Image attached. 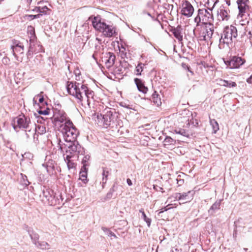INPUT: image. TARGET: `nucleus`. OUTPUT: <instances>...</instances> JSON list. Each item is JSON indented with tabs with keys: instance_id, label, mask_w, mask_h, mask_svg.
<instances>
[{
	"instance_id": "f257e3e1",
	"label": "nucleus",
	"mask_w": 252,
	"mask_h": 252,
	"mask_svg": "<svg viewBox=\"0 0 252 252\" xmlns=\"http://www.w3.org/2000/svg\"><path fill=\"white\" fill-rule=\"evenodd\" d=\"M66 89L68 93L76 98L77 102L84 107H90L91 101L94 100V92L85 85L68 82Z\"/></svg>"
},
{
	"instance_id": "f03ea898",
	"label": "nucleus",
	"mask_w": 252,
	"mask_h": 252,
	"mask_svg": "<svg viewBox=\"0 0 252 252\" xmlns=\"http://www.w3.org/2000/svg\"><path fill=\"white\" fill-rule=\"evenodd\" d=\"M214 17H195L194 21L197 25L203 26V30L199 35L200 40L208 41L212 36L214 32Z\"/></svg>"
},
{
	"instance_id": "7ed1b4c3",
	"label": "nucleus",
	"mask_w": 252,
	"mask_h": 252,
	"mask_svg": "<svg viewBox=\"0 0 252 252\" xmlns=\"http://www.w3.org/2000/svg\"><path fill=\"white\" fill-rule=\"evenodd\" d=\"M237 36V30L236 28L233 26L226 27L221 33L220 39L219 47L220 49L229 48L233 39Z\"/></svg>"
},
{
	"instance_id": "20e7f679",
	"label": "nucleus",
	"mask_w": 252,
	"mask_h": 252,
	"mask_svg": "<svg viewBox=\"0 0 252 252\" xmlns=\"http://www.w3.org/2000/svg\"><path fill=\"white\" fill-rule=\"evenodd\" d=\"M92 25L96 30L101 32L106 37H112L116 33L115 27L112 25H107L101 20L100 17H94Z\"/></svg>"
},
{
	"instance_id": "39448f33",
	"label": "nucleus",
	"mask_w": 252,
	"mask_h": 252,
	"mask_svg": "<svg viewBox=\"0 0 252 252\" xmlns=\"http://www.w3.org/2000/svg\"><path fill=\"white\" fill-rule=\"evenodd\" d=\"M113 113L111 108H106L105 110V114L102 115L98 113H95L93 115L92 118L98 126L107 128L111 126L113 122Z\"/></svg>"
},
{
	"instance_id": "423d86ee",
	"label": "nucleus",
	"mask_w": 252,
	"mask_h": 252,
	"mask_svg": "<svg viewBox=\"0 0 252 252\" xmlns=\"http://www.w3.org/2000/svg\"><path fill=\"white\" fill-rule=\"evenodd\" d=\"M61 131L67 142L74 141L79 134L78 131L71 121H68L61 126Z\"/></svg>"
},
{
	"instance_id": "0eeeda50",
	"label": "nucleus",
	"mask_w": 252,
	"mask_h": 252,
	"mask_svg": "<svg viewBox=\"0 0 252 252\" xmlns=\"http://www.w3.org/2000/svg\"><path fill=\"white\" fill-rule=\"evenodd\" d=\"M13 128L16 130L18 128L25 129L26 136H27V130H31L32 126H33V123L31 121L28 117L25 115H20L15 118L12 123Z\"/></svg>"
},
{
	"instance_id": "6e6552de",
	"label": "nucleus",
	"mask_w": 252,
	"mask_h": 252,
	"mask_svg": "<svg viewBox=\"0 0 252 252\" xmlns=\"http://www.w3.org/2000/svg\"><path fill=\"white\" fill-rule=\"evenodd\" d=\"M195 191L193 190H189L187 192L175 193L168 198V200L173 199L174 200L181 201L180 204H184L190 201L193 197Z\"/></svg>"
},
{
	"instance_id": "1a4fd4ad",
	"label": "nucleus",
	"mask_w": 252,
	"mask_h": 252,
	"mask_svg": "<svg viewBox=\"0 0 252 252\" xmlns=\"http://www.w3.org/2000/svg\"><path fill=\"white\" fill-rule=\"evenodd\" d=\"M27 138L32 137L34 139H38L39 135H41L46 132V127L45 125L41 124H34L33 126H32L31 130H27Z\"/></svg>"
},
{
	"instance_id": "9d476101",
	"label": "nucleus",
	"mask_w": 252,
	"mask_h": 252,
	"mask_svg": "<svg viewBox=\"0 0 252 252\" xmlns=\"http://www.w3.org/2000/svg\"><path fill=\"white\" fill-rule=\"evenodd\" d=\"M68 143L71 144L67 145L68 149L66 150V153L69 154L67 155L72 156V157H73L74 156L78 157L79 155L83 154L84 152L83 148L77 141L75 140L73 142H69Z\"/></svg>"
},
{
	"instance_id": "9b49d317",
	"label": "nucleus",
	"mask_w": 252,
	"mask_h": 252,
	"mask_svg": "<svg viewBox=\"0 0 252 252\" xmlns=\"http://www.w3.org/2000/svg\"><path fill=\"white\" fill-rule=\"evenodd\" d=\"M245 61L241 57H233L229 61H224L227 67L230 69L238 68L243 65Z\"/></svg>"
},
{
	"instance_id": "f8f14e48",
	"label": "nucleus",
	"mask_w": 252,
	"mask_h": 252,
	"mask_svg": "<svg viewBox=\"0 0 252 252\" xmlns=\"http://www.w3.org/2000/svg\"><path fill=\"white\" fill-rule=\"evenodd\" d=\"M53 117L56 124L58 123L65 124L68 121H70L65 112L61 109H55L54 111Z\"/></svg>"
},
{
	"instance_id": "ddd939ff",
	"label": "nucleus",
	"mask_w": 252,
	"mask_h": 252,
	"mask_svg": "<svg viewBox=\"0 0 252 252\" xmlns=\"http://www.w3.org/2000/svg\"><path fill=\"white\" fill-rule=\"evenodd\" d=\"M7 51L11 54L17 61H19L18 55L23 54L24 46L18 43H15L11 46L9 50Z\"/></svg>"
},
{
	"instance_id": "4468645a",
	"label": "nucleus",
	"mask_w": 252,
	"mask_h": 252,
	"mask_svg": "<svg viewBox=\"0 0 252 252\" xmlns=\"http://www.w3.org/2000/svg\"><path fill=\"white\" fill-rule=\"evenodd\" d=\"M63 201L61 194L54 192L53 194L51 195L46 203L51 206L61 205L63 204Z\"/></svg>"
},
{
	"instance_id": "2eb2a0df",
	"label": "nucleus",
	"mask_w": 252,
	"mask_h": 252,
	"mask_svg": "<svg viewBox=\"0 0 252 252\" xmlns=\"http://www.w3.org/2000/svg\"><path fill=\"white\" fill-rule=\"evenodd\" d=\"M249 3V0H237V3L238 4V8L239 9V15H243L244 13H246L249 9L248 4Z\"/></svg>"
},
{
	"instance_id": "dca6fc26",
	"label": "nucleus",
	"mask_w": 252,
	"mask_h": 252,
	"mask_svg": "<svg viewBox=\"0 0 252 252\" xmlns=\"http://www.w3.org/2000/svg\"><path fill=\"white\" fill-rule=\"evenodd\" d=\"M194 11V8L189 2H185L182 5L181 12L184 16H192Z\"/></svg>"
},
{
	"instance_id": "f3484780",
	"label": "nucleus",
	"mask_w": 252,
	"mask_h": 252,
	"mask_svg": "<svg viewBox=\"0 0 252 252\" xmlns=\"http://www.w3.org/2000/svg\"><path fill=\"white\" fill-rule=\"evenodd\" d=\"M26 230L30 235L32 243L35 245L39 241V235L31 227L27 226Z\"/></svg>"
},
{
	"instance_id": "a211bd4d",
	"label": "nucleus",
	"mask_w": 252,
	"mask_h": 252,
	"mask_svg": "<svg viewBox=\"0 0 252 252\" xmlns=\"http://www.w3.org/2000/svg\"><path fill=\"white\" fill-rule=\"evenodd\" d=\"M27 32L28 34L29 37L30 38V42L29 51H31L32 52V44L34 42V41L36 39L34 28L32 26H28V29H27Z\"/></svg>"
},
{
	"instance_id": "6ab92c4d",
	"label": "nucleus",
	"mask_w": 252,
	"mask_h": 252,
	"mask_svg": "<svg viewBox=\"0 0 252 252\" xmlns=\"http://www.w3.org/2000/svg\"><path fill=\"white\" fill-rule=\"evenodd\" d=\"M53 193L54 191L50 189H43L42 194L40 195L42 201L46 203Z\"/></svg>"
},
{
	"instance_id": "aec40b11",
	"label": "nucleus",
	"mask_w": 252,
	"mask_h": 252,
	"mask_svg": "<svg viewBox=\"0 0 252 252\" xmlns=\"http://www.w3.org/2000/svg\"><path fill=\"white\" fill-rule=\"evenodd\" d=\"M56 165V164L52 160L51 161H49L45 164H43V166L46 168L47 172L50 175H53L55 173V168Z\"/></svg>"
},
{
	"instance_id": "412c9836",
	"label": "nucleus",
	"mask_w": 252,
	"mask_h": 252,
	"mask_svg": "<svg viewBox=\"0 0 252 252\" xmlns=\"http://www.w3.org/2000/svg\"><path fill=\"white\" fill-rule=\"evenodd\" d=\"M134 82L136 85L138 90L144 94H146L148 91V88L144 86L142 81L140 79L135 78Z\"/></svg>"
},
{
	"instance_id": "4be33fe9",
	"label": "nucleus",
	"mask_w": 252,
	"mask_h": 252,
	"mask_svg": "<svg viewBox=\"0 0 252 252\" xmlns=\"http://www.w3.org/2000/svg\"><path fill=\"white\" fill-rule=\"evenodd\" d=\"M35 246L41 250H48L51 248L50 244L44 241H39Z\"/></svg>"
},
{
	"instance_id": "5701e85b",
	"label": "nucleus",
	"mask_w": 252,
	"mask_h": 252,
	"mask_svg": "<svg viewBox=\"0 0 252 252\" xmlns=\"http://www.w3.org/2000/svg\"><path fill=\"white\" fill-rule=\"evenodd\" d=\"M172 33L174 36L179 41H182L183 39V36L182 35V28L181 27L178 26L176 28H174L171 30Z\"/></svg>"
},
{
	"instance_id": "b1692460",
	"label": "nucleus",
	"mask_w": 252,
	"mask_h": 252,
	"mask_svg": "<svg viewBox=\"0 0 252 252\" xmlns=\"http://www.w3.org/2000/svg\"><path fill=\"white\" fill-rule=\"evenodd\" d=\"M37 11L39 12V13L36 16H42L43 14L45 15H50L51 14V10L48 8L46 6L40 7H39L37 8ZM28 16H34L33 15H29ZM36 16V15H35Z\"/></svg>"
},
{
	"instance_id": "393cba45",
	"label": "nucleus",
	"mask_w": 252,
	"mask_h": 252,
	"mask_svg": "<svg viewBox=\"0 0 252 252\" xmlns=\"http://www.w3.org/2000/svg\"><path fill=\"white\" fill-rule=\"evenodd\" d=\"M87 168L83 169V168H81L79 173V179L85 184L87 182Z\"/></svg>"
},
{
	"instance_id": "a878e982",
	"label": "nucleus",
	"mask_w": 252,
	"mask_h": 252,
	"mask_svg": "<svg viewBox=\"0 0 252 252\" xmlns=\"http://www.w3.org/2000/svg\"><path fill=\"white\" fill-rule=\"evenodd\" d=\"M72 158V156L66 155V157H64V159L66 162L67 167L69 169H73L75 167V163L70 158Z\"/></svg>"
},
{
	"instance_id": "bb28decb",
	"label": "nucleus",
	"mask_w": 252,
	"mask_h": 252,
	"mask_svg": "<svg viewBox=\"0 0 252 252\" xmlns=\"http://www.w3.org/2000/svg\"><path fill=\"white\" fill-rule=\"evenodd\" d=\"M220 200L216 201L212 205V206L209 210V213H210L211 215L213 214L216 211L220 209Z\"/></svg>"
},
{
	"instance_id": "cd10ccee",
	"label": "nucleus",
	"mask_w": 252,
	"mask_h": 252,
	"mask_svg": "<svg viewBox=\"0 0 252 252\" xmlns=\"http://www.w3.org/2000/svg\"><path fill=\"white\" fill-rule=\"evenodd\" d=\"M152 101L158 106H160L161 104V98L159 97V95L156 91L152 95Z\"/></svg>"
},
{
	"instance_id": "c85d7f7f",
	"label": "nucleus",
	"mask_w": 252,
	"mask_h": 252,
	"mask_svg": "<svg viewBox=\"0 0 252 252\" xmlns=\"http://www.w3.org/2000/svg\"><path fill=\"white\" fill-rule=\"evenodd\" d=\"M115 60V56L111 53H109L108 59L106 62V64L107 66H111L114 64Z\"/></svg>"
},
{
	"instance_id": "c756f323",
	"label": "nucleus",
	"mask_w": 252,
	"mask_h": 252,
	"mask_svg": "<svg viewBox=\"0 0 252 252\" xmlns=\"http://www.w3.org/2000/svg\"><path fill=\"white\" fill-rule=\"evenodd\" d=\"M220 85L226 87H234L236 86V83L234 82H229L225 80H220Z\"/></svg>"
},
{
	"instance_id": "7c9ffc66",
	"label": "nucleus",
	"mask_w": 252,
	"mask_h": 252,
	"mask_svg": "<svg viewBox=\"0 0 252 252\" xmlns=\"http://www.w3.org/2000/svg\"><path fill=\"white\" fill-rule=\"evenodd\" d=\"M210 124L212 127L214 133H216L219 129L218 122L215 119H210Z\"/></svg>"
},
{
	"instance_id": "2f4dec72",
	"label": "nucleus",
	"mask_w": 252,
	"mask_h": 252,
	"mask_svg": "<svg viewBox=\"0 0 252 252\" xmlns=\"http://www.w3.org/2000/svg\"><path fill=\"white\" fill-rule=\"evenodd\" d=\"M242 18L243 17H237V20H235L236 24L240 25L241 26H245L249 24V21L247 18L243 19Z\"/></svg>"
},
{
	"instance_id": "473e14b6",
	"label": "nucleus",
	"mask_w": 252,
	"mask_h": 252,
	"mask_svg": "<svg viewBox=\"0 0 252 252\" xmlns=\"http://www.w3.org/2000/svg\"><path fill=\"white\" fill-rule=\"evenodd\" d=\"M102 184H105L107 181V177L109 175V172L105 167H102Z\"/></svg>"
},
{
	"instance_id": "72a5a7b5",
	"label": "nucleus",
	"mask_w": 252,
	"mask_h": 252,
	"mask_svg": "<svg viewBox=\"0 0 252 252\" xmlns=\"http://www.w3.org/2000/svg\"><path fill=\"white\" fill-rule=\"evenodd\" d=\"M174 131L176 133L181 134L184 136L188 137L189 134L188 131L181 128H177Z\"/></svg>"
},
{
	"instance_id": "f704fd0d",
	"label": "nucleus",
	"mask_w": 252,
	"mask_h": 252,
	"mask_svg": "<svg viewBox=\"0 0 252 252\" xmlns=\"http://www.w3.org/2000/svg\"><path fill=\"white\" fill-rule=\"evenodd\" d=\"M139 212L141 213L142 218L144 220V221L147 223L148 226L149 227L151 225V220L147 217L144 210L141 209L139 210Z\"/></svg>"
},
{
	"instance_id": "c9c22d12",
	"label": "nucleus",
	"mask_w": 252,
	"mask_h": 252,
	"mask_svg": "<svg viewBox=\"0 0 252 252\" xmlns=\"http://www.w3.org/2000/svg\"><path fill=\"white\" fill-rule=\"evenodd\" d=\"M101 229L108 236L113 237L114 238H117L116 235L113 232H112L110 229L105 227H102Z\"/></svg>"
},
{
	"instance_id": "e433bc0d",
	"label": "nucleus",
	"mask_w": 252,
	"mask_h": 252,
	"mask_svg": "<svg viewBox=\"0 0 252 252\" xmlns=\"http://www.w3.org/2000/svg\"><path fill=\"white\" fill-rule=\"evenodd\" d=\"M175 141L170 137L167 136L163 141L164 146L174 145Z\"/></svg>"
},
{
	"instance_id": "4c0bfd02",
	"label": "nucleus",
	"mask_w": 252,
	"mask_h": 252,
	"mask_svg": "<svg viewBox=\"0 0 252 252\" xmlns=\"http://www.w3.org/2000/svg\"><path fill=\"white\" fill-rule=\"evenodd\" d=\"M90 158V156L89 155L85 156L82 161V163L83 164V166L82 168H83V169L87 168V167L89 165L88 162Z\"/></svg>"
},
{
	"instance_id": "58836bf2",
	"label": "nucleus",
	"mask_w": 252,
	"mask_h": 252,
	"mask_svg": "<svg viewBox=\"0 0 252 252\" xmlns=\"http://www.w3.org/2000/svg\"><path fill=\"white\" fill-rule=\"evenodd\" d=\"M144 65V64L140 63L136 67V74L139 75H141V72L143 71V66Z\"/></svg>"
},
{
	"instance_id": "ea45409f",
	"label": "nucleus",
	"mask_w": 252,
	"mask_h": 252,
	"mask_svg": "<svg viewBox=\"0 0 252 252\" xmlns=\"http://www.w3.org/2000/svg\"><path fill=\"white\" fill-rule=\"evenodd\" d=\"M197 16H207V9L206 8L199 9Z\"/></svg>"
},
{
	"instance_id": "a19ab883",
	"label": "nucleus",
	"mask_w": 252,
	"mask_h": 252,
	"mask_svg": "<svg viewBox=\"0 0 252 252\" xmlns=\"http://www.w3.org/2000/svg\"><path fill=\"white\" fill-rule=\"evenodd\" d=\"M21 176L23 180V184L26 186L29 185L30 183L28 181L27 176L25 175H23V174H21Z\"/></svg>"
},
{
	"instance_id": "79ce46f5",
	"label": "nucleus",
	"mask_w": 252,
	"mask_h": 252,
	"mask_svg": "<svg viewBox=\"0 0 252 252\" xmlns=\"http://www.w3.org/2000/svg\"><path fill=\"white\" fill-rule=\"evenodd\" d=\"M154 189L155 190H156L157 191H160L161 192L164 191H163V189L158 186H154Z\"/></svg>"
},
{
	"instance_id": "37998d69",
	"label": "nucleus",
	"mask_w": 252,
	"mask_h": 252,
	"mask_svg": "<svg viewBox=\"0 0 252 252\" xmlns=\"http://www.w3.org/2000/svg\"><path fill=\"white\" fill-rule=\"evenodd\" d=\"M218 0H207L206 3H207L208 4H213V5L217 2Z\"/></svg>"
},
{
	"instance_id": "c03bdc74",
	"label": "nucleus",
	"mask_w": 252,
	"mask_h": 252,
	"mask_svg": "<svg viewBox=\"0 0 252 252\" xmlns=\"http://www.w3.org/2000/svg\"><path fill=\"white\" fill-rule=\"evenodd\" d=\"M36 97H39V101L40 103H42L44 101V98L42 96H41L40 94H37L36 96Z\"/></svg>"
},
{
	"instance_id": "a18cd8bd",
	"label": "nucleus",
	"mask_w": 252,
	"mask_h": 252,
	"mask_svg": "<svg viewBox=\"0 0 252 252\" xmlns=\"http://www.w3.org/2000/svg\"><path fill=\"white\" fill-rule=\"evenodd\" d=\"M39 114H43V115H48V110H44V111H40L39 112Z\"/></svg>"
},
{
	"instance_id": "49530a36",
	"label": "nucleus",
	"mask_w": 252,
	"mask_h": 252,
	"mask_svg": "<svg viewBox=\"0 0 252 252\" xmlns=\"http://www.w3.org/2000/svg\"><path fill=\"white\" fill-rule=\"evenodd\" d=\"M247 83H248L249 84H252V74L250 76V77H249L247 79Z\"/></svg>"
},
{
	"instance_id": "de8ad7c7",
	"label": "nucleus",
	"mask_w": 252,
	"mask_h": 252,
	"mask_svg": "<svg viewBox=\"0 0 252 252\" xmlns=\"http://www.w3.org/2000/svg\"><path fill=\"white\" fill-rule=\"evenodd\" d=\"M122 106L124 107H125V108H128V109H131V107H130V105H127L126 104V103H124V104H122Z\"/></svg>"
},
{
	"instance_id": "09e8293b",
	"label": "nucleus",
	"mask_w": 252,
	"mask_h": 252,
	"mask_svg": "<svg viewBox=\"0 0 252 252\" xmlns=\"http://www.w3.org/2000/svg\"><path fill=\"white\" fill-rule=\"evenodd\" d=\"M212 10L211 9H208V10L207 9V15H209V16H212Z\"/></svg>"
},
{
	"instance_id": "8fccbe9b",
	"label": "nucleus",
	"mask_w": 252,
	"mask_h": 252,
	"mask_svg": "<svg viewBox=\"0 0 252 252\" xmlns=\"http://www.w3.org/2000/svg\"><path fill=\"white\" fill-rule=\"evenodd\" d=\"M126 182L128 186H130L132 185V183L130 179H127Z\"/></svg>"
},
{
	"instance_id": "3c124183",
	"label": "nucleus",
	"mask_w": 252,
	"mask_h": 252,
	"mask_svg": "<svg viewBox=\"0 0 252 252\" xmlns=\"http://www.w3.org/2000/svg\"><path fill=\"white\" fill-rule=\"evenodd\" d=\"M9 61V59L7 58H3L2 60V62L3 63H7Z\"/></svg>"
},
{
	"instance_id": "603ef678",
	"label": "nucleus",
	"mask_w": 252,
	"mask_h": 252,
	"mask_svg": "<svg viewBox=\"0 0 252 252\" xmlns=\"http://www.w3.org/2000/svg\"><path fill=\"white\" fill-rule=\"evenodd\" d=\"M58 141L59 142H58V145H59L58 147L59 148V150H60V151L62 152L63 148H62V146L61 145V144H60V142H61V140H58Z\"/></svg>"
},
{
	"instance_id": "864d4df0",
	"label": "nucleus",
	"mask_w": 252,
	"mask_h": 252,
	"mask_svg": "<svg viewBox=\"0 0 252 252\" xmlns=\"http://www.w3.org/2000/svg\"><path fill=\"white\" fill-rule=\"evenodd\" d=\"M168 206H169V205H167L166 207H165L164 209H162V210H163L161 211L160 212V213L163 212L164 211H167V210H168L170 208H167V207H168Z\"/></svg>"
},
{
	"instance_id": "5fc2aeb1",
	"label": "nucleus",
	"mask_w": 252,
	"mask_h": 252,
	"mask_svg": "<svg viewBox=\"0 0 252 252\" xmlns=\"http://www.w3.org/2000/svg\"><path fill=\"white\" fill-rule=\"evenodd\" d=\"M97 52H95V53L93 55V57L95 60H96L95 58V56L97 55Z\"/></svg>"
},
{
	"instance_id": "6e6d98bb",
	"label": "nucleus",
	"mask_w": 252,
	"mask_h": 252,
	"mask_svg": "<svg viewBox=\"0 0 252 252\" xmlns=\"http://www.w3.org/2000/svg\"><path fill=\"white\" fill-rule=\"evenodd\" d=\"M249 33L251 35V39H252V31L250 32Z\"/></svg>"
},
{
	"instance_id": "4d7b16f0",
	"label": "nucleus",
	"mask_w": 252,
	"mask_h": 252,
	"mask_svg": "<svg viewBox=\"0 0 252 252\" xmlns=\"http://www.w3.org/2000/svg\"><path fill=\"white\" fill-rule=\"evenodd\" d=\"M147 14L148 15V16H151V14L148 12L147 13Z\"/></svg>"
},
{
	"instance_id": "13d9d810",
	"label": "nucleus",
	"mask_w": 252,
	"mask_h": 252,
	"mask_svg": "<svg viewBox=\"0 0 252 252\" xmlns=\"http://www.w3.org/2000/svg\"><path fill=\"white\" fill-rule=\"evenodd\" d=\"M32 0H30V1L31 2Z\"/></svg>"
},
{
	"instance_id": "bf43d9fd",
	"label": "nucleus",
	"mask_w": 252,
	"mask_h": 252,
	"mask_svg": "<svg viewBox=\"0 0 252 252\" xmlns=\"http://www.w3.org/2000/svg\"><path fill=\"white\" fill-rule=\"evenodd\" d=\"M1 0H0V1H1Z\"/></svg>"
}]
</instances>
